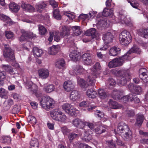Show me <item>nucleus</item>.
<instances>
[{
    "label": "nucleus",
    "mask_w": 148,
    "mask_h": 148,
    "mask_svg": "<svg viewBox=\"0 0 148 148\" xmlns=\"http://www.w3.org/2000/svg\"><path fill=\"white\" fill-rule=\"evenodd\" d=\"M140 50L136 46H134L124 56L119 58H115L109 62L108 65H117L123 64L126 60H130L132 58L131 54L134 53L140 54Z\"/></svg>",
    "instance_id": "1"
},
{
    "label": "nucleus",
    "mask_w": 148,
    "mask_h": 148,
    "mask_svg": "<svg viewBox=\"0 0 148 148\" xmlns=\"http://www.w3.org/2000/svg\"><path fill=\"white\" fill-rule=\"evenodd\" d=\"M117 132L125 140H130L132 137V133L130 130L128 126L123 122L120 123L118 125L117 129Z\"/></svg>",
    "instance_id": "2"
},
{
    "label": "nucleus",
    "mask_w": 148,
    "mask_h": 148,
    "mask_svg": "<svg viewBox=\"0 0 148 148\" xmlns=\"http://www.w3.org/2000/svg\"><path fill=\"white\" fill-rule=\"evenodd\" d=\"M100 65H94L93 67L91 69L90 73L88 76L87 79L89 85L93 86L95 85V79L100 74Z\"/></svg>",
    "instance_id": "3"
},
{
    "label": "nucleus",
    "mask_w": 148,
    "mask_h": 148,
    "mask_svg": "<svg viewBox=\"0 0 148 148\" xmlns=\"http://www.w3.org/2000/svg\"><path fill=\"white\" fill-rule=\"evenodd\" d=\"M50 115L54 120L61 123H65L67 117L65 114L58 109L53 110L50 113Z\"/></svg>",
    "instance_id": "4"
},
{
    "label": "nucleus",
    "mask_w": 148,
    "mask_h": 148,
    "mask_svg": "<svg viewBox=\"0 0 148 148\" xmlns=\"http://www.w3.org/2000/svg\"><path fill=\"white\" fill-rule=\"evenodd\" d=\"M41 106L45 109H52L55 105V101L50 97L46 96L43 97L40 101Z\"/></svg>",
    "instance_id": "5"
},
{
    "label": "nucleus",
    "mask_w": 148,
    "mask_h": 148,
    "mask_svg": "<svg viewBox=\"0 0 148 148\" xmlns=\"http://www.w3.org/2000/svg\"><path fill=\"white\" fill-rule=\"evenodd\" d=\"M119 76L117 79V83L119 86H124L127 80L130 79L131 75L125 70H120L118 72Z\"/></svg>",
    "instance_id": "6"
},
{
    "label": "nucleus",
    "mask_w": 148,
    "mask_h": 148,
    "mask_svg": "<svg viewBox=\"0 0 148 148\" xmlns=\"http://www.w3.org/2000/svg\"><path fill=\"white\" fill-rule=\"evenodd\" d=\"M13 54L14 51L10 47H5L3 53L4 57L8 62H11V64L15 65L17 63L14 60Z\"/></svg>",
    "instance_id": "7"
},
{
    "label": "nucleus",
    "mask_w": 148,
    "mask_h": 148,
    "mask_svg": "<svg viewBox=\"0 0 148 148\" xmlns=\"http://www.w3.org/2000/svg\"><path fill=\"white\" fill-rule=\"evenodd\" d=\"M25 83L26 88L28 89H30L31 92L34 94L37 97H40L42 95V93L37 90L38 87L35 84H33L31 81H26L25 79H23Z\"/></svg>",
    "instance_id": "8"
},
{
    "label": "nucleus",
    "mask_w": 148,
    "mask_h": 148,
    "mask_svg": "<svg viewBox=\"0 0 148 148\" xmlns=\"http://www.w3.org/2000/svg\"><path fill=\"white\" fill-rule=\"evenodd\" d=\"M119 39L122 45H126L131 42L132 37L129 32L123 31L120 34Z\"/></svg>",
    "instance_id": "9"
},
{
    "label": "nucleus",
    "mask_w": 148,
    "mask_h": 148,
    "mask_svg": "<svg viewBox=\"0 0 148 148\" xmlns=\"http://www.w3.org/2000/svg\"><path fill=\"white\" fill-rule=\"evenodd\" d=\"M62 109L65 112L71 116H75L76 114V111H77L76 108L70 104L65 103L62 106Z\"/></svg>",
    "instance_id": "10"
},
{
    "label": "nucleus",
    "mask_w": 148,
    "mask_h": 148,
    "mask_svg": "<svg viewBox=\"0 0 148 148\" xmlns=\"http://www.w3.org/2000/svg\"><path fill=\"white\" fill-rule=\"evenodd\" d=\"M38 74L39 78L42 79H45L49 76V70L45 68L40 69L38 71Z\"/></svg>",
    "instance_id": "11"
},
{
    "label": "nucleus",
    "mask_w": 148,
    "mask_h": 148,
    "mask_svg": "<svg viewBox=\"0 0 148 148\" xmlns=\"http://www.w3.org/2000/svg\"><path fill=\"white\" fill-rule=\"evenodd\" d=\"M139 77L145 83H148V71L144 68L140 69Z\"/></svg>",
    "instance_id": "12"
},
{
    "label": "nucleus",
    "mask_w": 148,
    "mask_h": 148,
    "mask_svg": "<svg viewBox=\"0 0 148 148\" xmlns=\"http://www.w3.org/2000/svg\"><path fill=\"white\" fill-rule=\"evenodd\" d=\"M75 86L74 83L71 80L65 81L63 84L64 88L67 92L71 91L74 88Z\"/></svg>",
    "instance_id": "13"
},
{
    "label": "nucleus",
    "mask_w": 148,
    "mask_h": 148,
    "mask_svg": "<svg viewBox=\"0 0 148 148\" xmlns=\"http://www.w3.org/2000/svg\"><path fill=\"white\" fill-rule=\"evenodd\" d=\"M22 34L21 37L19 38V40L20 41H23L27 39L28 38H31L35 37V35L33 34L32 32H25L24 30H21Z\"/></svg>",
    "instance_id": "14"
},
{
    "label": "nucleus",
    "mask_w": 148,
    "mask_h": 148,
    "mask_svg": "<svg viewBox=\"0 0 148 148\" xmlns=\"http://www.w3.org/2000/svg\"><path fill=\"white\" fill-rule=\"evenodd\" d=\"M91 133V132L90 130L85 131L83 134H79V135L81 136L83 140L86 142H88L92 138Z\"/></svg>",
    "instance_id": "15"
},
{
    "label": "nucleus",
    "mask_w": 148,
    "mask_h": 148,
    "mask_svg": "<svg viewBox=\"0 0 148 148\" xmlns=\"http://www.w3.org/2000/svg\"><path fill=\"white\" fill-rule=\"evenodd\" d=\"M80 95L77 91L73 90L70 93V99L73 101H76L80 99Z\"/></svg>",
    "instance_id": "16"
},
{
    "label": "nucleus",
    "mask_w": 148,
    "mask_h": 148,
    "mask_svg": "<svg viewBox=\"0 0 148 148\" xmlns=\"http://www.w3.org/2000/svg\"><path fill=\"white\" fill-rule=\"evenodd\" d=\"M93 56L88 53H85L83 54L82 56V59L83 61L86 62L88 63L87 65L89 64H91L92 59L93 58Z\"/></svg>",
    "instance_id": "17"
},
{
    "label": "nucleus",
    "mask_w": 148,
    "mask_h": 148,
    "mask_svg": "<svg viewBox=\"0 0 148 148\" xmlns=\"http://www.w3.org/2000/svg\"><path fill=\"white\" fill-rule=\"evenodd\" d=\"M92 103H90L88 101H83L81 102L79 104V106L80 107H89L88 110L89 111H92L94 109L96 106H94L93 104H91Z\"/></svg>",
    "instance_id": "18"
},
{
    "label": "nucleus",
    "mask_w": 148,
    "mask_h": 148,
    "mask_svg": "<svg viewBox=\"0 0 148 148\" xmlns=\"http://www.w3.org/2000/svg\"><path fill=\"white\" fill-rule=\"evenodd\" d=\"M113 36L110 32H107L103 35L102 39L105 43H108L112 41Z\"/></svg>",
    "instance_id": "19"
},
{
    "label": "nucleus",
    "mask_w": 148,
    "mask_h": 148,
    "mask_svg": "<svg viewBox=\"0 0 148 148\" xmlns=\"http://www.w3.org/2000/svg\"><path fill=\"white\" fill-rule=\"evenodd\" d=\"M124 12L121 11L119 12V18H120L121 23L123 24L127 25L129 24L130 21L127 19L125 15H124Z\"/></svg>",
    "instance_id": "20"
},
{
    "label": "nucleus",
    "mask_w": 148,
    "mask_h": 148,
    "mask_svg": "<svg viewBox=\"0 0 148 148\" xmlns=\"http://www.w3.org/2000/svg\"><path fill=\"white\" fill-rule=\"evenodd\" d=\"M47 3L46 2H41L36 4V11L39 12H41L46 7Z\"/></svg>",
    "instance_id": "21"
},
{
    "label": "nucleus",
    "mask_w": 148,
    "mask_h": 148,
    "mask_svg": "<svg viewBox=\"0 0 148 148\" xmlns=\"http://www.w3.org/2000/svg\"><path fill=\"white\" fill-rule=\"evenodd\" d=\"M71 123L75 127L82 129L84 126V122L79 119H75L71 121Z\"/></svg>",
    "instance_id": "22"
},
{
    "label": "nucleus",
    "mask_w": 148,
    "mask_h": 148,
    "mask_svg": "<svg viewBox=\"0 0 148 148\" xmlns=\"http://www.w3.org/2000/svg\"><path fill=\"white\" fill-rule=\"evenodd\" d=\"M60 50V47L58 45H53L48 49V53L51 55H54L56 54Z\"/></svg>",
    "instance_id": "23"
},
{
    "label": "nucleus",
    "mask_w": 148,
    "mask_h": 148,
    "mask_svg": "<svg viewBox=\"0 0 148 148\" xmlns=\"http://www.w3.org/2000/svg\"><path fill=\"white\" fill-rule=\"evenodd\" d=\"M108 103L109 107L112 109H118L122 107L121 105L118 104L116 102L111 99L109 100Z\"/></svg>",
    "instance_id": "24"
},
{
    "label": "nucleus",
    "mask_w": 148,
    "mask_h": 148,
    "mask_svg": "<svg viewBox=\"0 0 148 148\" xmlns=\"http://www.w3.org/2000/svg\"><path fill=\"white\" fill-rule=\"evenodd\" d=\"M121 49L116 47H112L110 49L109 53L112 56H115L119 55L120 53Z\"/></svg>",
    "instance_id": "25"
},
{
    "label": "nucleus",
    "mask_w": 148,
    "mask_h": 148,
    "mask_svg": "<svg viewBox=\"0 0 148 148\" xmlns=\"http://www.w3.org/2000/svg\"><path fill=\"white\" fill-rule=\"evenodd\" d=\"M55 87L53 84H49L45 86L43 88V90L48 93H51L55 91Z\"/></svg>",
    "instance_id": "26"
},
{
    "label": "nucleus",
    "mask_w": 148,
    "mask_h": 148,
    "mask_svg": "<svg viewBox=\"0 0 148 148\" xmlns=\"http://www.w3.org/2000/svg\"><path fill=\"white\" fill-rule=\"evenodd\" d=\"M86 93L87 96L89 97L92 99L96 98L97 95V92L92 89H88Z\"/></svg>",
    "instance_id": "27"
},
{
    "label": "nucleus",
    "mask_w": 148,
    "mask_h": 148,
    "mask_svg": "<svg viewBox=\"0 0 148 148\" xmlns=\"http://www.w3.org/2000/svg\"><path fill=\"white\" fill-rule=\"evenodd\" d=\"M9 8L11 11L14 12H17L20 8V7L14 3H10Z\"/></svg>",
    "instance_id": "28"
},
{
    "label": "nucleus",
    "mask_w": 148,
    "mask_h": 148,
    "mask_svg": "<svg viewBox=\"0 0 148 148\" xmlns=\"http://www.w3.org/2000/svg\"><path fill=\"white\" fill-rule=\"evenodd\" d=\"M106 126L104 125L99 126L95 128V132L96 134H100L105 132L106 131Z\"/></svg>",
    "instance_id": "29"
},
{
    "label": "nucleus",
    "mask_w": 148,
    "mask_h": 148,
    "mask_svg": "<svg viewBox=\"0 0 148 148\" xmlns=\"http://www.w3.org/2000/svg\"><path fill=\"white\" fill-rule=\"evenodd\" d=\"M113 10L112 9H109L105 8L102 12V15L104 16H112L113 15Z\"/></svg>",
    "instance_id": "30"
},
{
    "label": "nucleus",
    "mask_w": 148,
    "mask_h": 148,
    "mask_svg": "<svg viewBox=\"0 0 148 148\" xmlns=\"http://www.w3.org/2000/svg\"><path fill=\"white\" fill-rule=\"evenodd\" d=\"M34 55L35 57H39L41 56L43 52L41 49L37 47H34L33 49Z\"/></svg>",
    "instance_id": "31"
},
{
    "label": "nucleus",
    "mask_w": 148,
    "mask_h": 148,
    "mask_svg": "<svg viewBox=\"0 0 148 148\" xmlns=\"http://www.w3.org/2000/svg\"><path fill=\"white\" fill-rule=\"evenodd\" d=\"M139 35L145 38H148V30L145 29H139L138 31Z\"/></svg>",
    "instance_id": "32"
},
{
    "label": "nucleus",
    "mask_w": 148,
    "mask_h": 148,
    "mask_svg": "<svg viewBox=\"0 0 148 148\" xmlns=\"http://www.w3.org/2000/svg\"><path fill=\"white\" fill-rule=\"evenodd\" d=\"M132 97V95L130 94L129 95H126L122 97L120 99V101L123 103H125L128 101H132L131 98Z\"/></svg>",
    "instance_id": "33"
},
{
    "label": "nucleus",
    "mask_w": 148,
    "mask_h": 148,
    "mask_svg": "<svg viewBox=\"0 0 148 148\" xmlns=\"http://www.w3.org/2000/svg\"><path fill=\"white\" fill-rule=\"evenodd\" d=\"M98 92L99 97L101 99H105L108 96V95L103 89H99Z\"/></svg>",
    "instance_id": "34"
},
{
    "label": "nucleus",
    "mask_w": 148,
    "mask_h": 148,
    "mask_svg": "<svg viewBox=\"0 0 148 148\" xmlns=\"http://www.w3.org/2000/svg\"><path fill=\"white\" fill-rule=\"evenodd\" d=\"M30 148H39V143L38 140L34 139H32L30 142Z\"/></svg>",
    "instance_id": "35"
},
{
    "label": "nucleus",
    "mask_w": 148,
    "mask_h": 148,
    "mask_svg": "<svg viewBox=\"0 0 148 148\" xmlns=\"http://www.w3.org/2000/svg\"><path fill=\"white\" fill-rule=\"evenodd\" d=\"M144 119V116L142 114H138L136 118V121L135 124L138 126H140Z\"/></svg>",
    "instance_id": "36"
},
{
    "label": "nucleus",
    "mask_w": 148,
    "mask_h": 148,
    "mask_svg": "<svg viewBox=\"0 0 148 148\" xmlns=\"http://www.w3.org/2000/svg\"><path fill=\"white\" fill-rule=\"evenodd\" d=\"M75 74L78 75L83 73L84 71V69L80 65H76L75 69L73 70Z\"/></svg>",
    "instance_id": "37"
},
{
    "label": "nucleus",
    "mask_w": 148,
    "mask_h": 148,
    "mask_svg": "<svg viewBox=\"0 0 148 148\" xmlns=\"http://www.w3.org/2000/svg\"><path fill=\"white\" fill-rule=\"evenodd\" d=\"M0 140L2 143L10 144L11 142V139L9 136H3L0 138Z\"/></svg>",
    "instance_id": "38"
},
{
    "label": "nucleus",
    "mask_w": 148,
    "mask_h": 148,
    "mask_svg": "<svg viewBox=\"0 0 148 148\" xmlns=\"http://www.w3.org/2000/svg\"><path fill=\"white\" fill-rule=\"evenodd\" d=\"M96 34V29L95 28H92L87 31L86 34L87 36H92V38H94Z\"/></svg>",
    "instance_id": "39"
},
{
    "label": "nucleus",
    "mask_w": 148,
    "mask_h": 148,
    "mask_svg": "<svg viewBox=\"0 0 148 148\" xmlns=\"http://www.w3.org/2000/svg\"><path fill=\"white\" fill-rule=\"evenodd\" d=\"M0 19L9 25L11 24L12 23L11 19L8 17L2 14H0Z\"/></svg>",
    "instance_id": "40"
},
{
    "label": "nucleus",
    "mask_w": 148,
    "mask_h": 148,
    "mask_svg": "<svg viewBox=\"0 0 148 148\" xmlns=\"http://www.w3.org/2000/svg\"><path fill=\"white\" fill-rule=\"evenodd\" d=\"M69 56L71 59L74 61H76L78 60L77 52L75 50L71 52Z\"/></svg>",
    "instance_id": "41"
},
{
    "label": "nucleus",
    "mask_w": 148,
    "mask_h": 148,
    "mask_svg": "<svg viewBox=\"0 0 148 148\" xmlns=\"http://www.w3.org/2000/svg\"><path fill=\"white\" fill-rule=\"evenodd\" d=\"M72 29L74 34L76 36H78L82 32V30L80 29L79 26H75L72 27Z\"/></svg>",
    "instance_id": "42"
},
{
    "label": "nucleus",
    "mask_w": 148,
    "mask_h": 148,
    "mask_svg": "<svg viewBox=\"0 0 148 148\" xmlns=\"http://www.w3.org/2000/svg\"><path fill=\"white\" fill-rule=\"evenodd\" d=\"M77 83L82 88H85L87 86L85 81L80 78L77 79Z\"/></svg>",
    "instance_id": "43"
},
{
    "label": "nucleus",
    "mask_w": 148,
    "mask_h": 148,
    "mask_svg": "<svg viewBox=\"0 0 148 148\" xmlns=\"http://www.w3.org/2000/svg\"><path fill=\"white\" fill-rule=\"evenodd\" d=\"M53 17L56 19L58 20L60 19L61 16L59 13V10L58 9H56L53 11Z\"/></svg>",
    "instance_id": "44"
},
{
    "label": "nucleus",
    "mask_w": 148,
    "mask_h": 148,
    "mask_svg": "<svg viewBox=\"0 0 148 148\" xmlns=\"http://www.w3.org/2000/svg\"><path fill=\"white\" fill-rule=\"evenodd\" d=\"M69 30L65 26L62 27V31L60 34L61 36L62 37L68 36L69 34Z\"/></svg>",
    "instance_id": "45"
},
{
    "label": "nucleus",
    "mask_w": 148,
    "mask_h": 148,
    "mask_svg": "<svg viewBox=\"0 0 148 148\" xmlns=\"http://www.w3.org/2000/svg\"><path fill=\"white\" fill-rule=\"evenodd\" d=\"M115 84V81L112 78H110L109 79L108 82L106 83V86L110 88H112Z\"/></svg>",
    "instance_id": "46"
},
{
    "label": "nucleus",
    "mask_w": 148,
    "mask_h": 148,
    "mask_svg": "<svg viewBox=\"0 0 148 148\" xmlns=\"http://www.w3.org/2000/svg\"><path fill=\"white\" fill-rule=\"evenodd\" d=\"M55 65H64L66 64V62L62 58L57 59L55 62Z\"/></svg>",
    "instance_id": "47"
},
{
    "label": "nucleus",
    "mask_w": 148,
    "mask_h": 148,
    "mask_svg": "<svg viewBox=\"0 0 148 148\" xmlns=\"http://www.w3.org/2000/svg\"><path fill=\"white\" fill-rule=\"evenodd\" d=\"M78 135L73 132L70 133L68 135V137L70 142L72 141L73 139L77 138Z\"/></svg>",
    "instance_id": "48"
},
{
    "label": "nucleus",
    "mask_w": 148,
    "mask_h": 148,
    "mask_svg": "<svg viewBox=\"0 0 148 148\" xmlns=\"http://www.w3.org/2000/svg\"><path fill=\"white\" fill-rule=\"evenodd\" d=\"M61 130L64 135H67L71 130L66 126H64L61 127Z\"/></svg>",
    "instance_id": "49"
},
{
    "label": "nucleus",
    "mask_w": 148,
    "mask_h": 148,
    "mask_svg": "<svg viewBox=\"0 0 148 148\" xmlns=\"http://www.w3.org/2000/svg\"><path fill=\"white\" fill-rule=\"evenodd\" d=\"M38 28L39 33L42 35L45 34L47 32L46 29L44 26L41 25H39Z\"/></svg>",
    "instance_id": "50"
},
{
    "label": "nucleus",
    "mask_w": 148,
    "mask_h": 148,
    "mask_svg": "<svg viewBox=\"0 0 148 148\" xmlns=\"http://www.w3.org/2000/svg\"><path fill=\"white\" fill-rule=\"evenodd\" d=\"M119 92L117 90L114 91L112 95V97L114 99H119L120 97L119 96Z\"/></svg>",
    "instance_id": "51"
},
{
    "label": "nucleus",
    "mask_w": 148,
    "mask_h": 148,
    "mask_svg": "<svg viewBox=\"0 0 148 148\" xmlns=\"http://www.w3.org/2000/svg\"><path fill=\"white\" fill-rule=\"evenodd\" d=\"M5 36L7 38L11 39L14 37V34L10 31H6L5 32Z\"/></svg>",
    "instance_id": "52"
},
{
    "label": "nucleus",
    "mask_w": 148,
    "mask_h": 148,
    "mask_svg": "<svg viewBox=\"0 0 148 148\" xmlns=\"http://www.w3.org/2000/svg\"><path fill=\"white\" fill-rule=\"evenodd\" d=\"M28 121L31 122L32 124L34 125L36 122V118L34 116H29L28 118Z\"/></svg>",
    "instance_id": "53"
},
{
    "label": "nucleus",
    "mask_w": 148,
    "mask_h": 148,
    "mask_svg": "<svg viewBox=\"0 0 148 148\" xmlns=\"http://www.w3.org/2000/svg\"><path fill=\"white\" fill-rule=\"evenodd\" d=\"M95 115L96 117L100 118H102L104 116L103 113L99 110H97L95 112Z\"/></svg>",
    "instance_id": "54"
},
{
    "label": "nucleus",
    "mask_w": 148,
    "mask_h": 148,
    "mask_svg": "<svg viewBox=\"0 0 148 148\" xmlns=\"http://www.w3.org/2000/svg\"><path fill=\"white\" fill-rule=\"evenodd\" d=\"M135 93L137 95H139L141 93L142 90L141 87L139 86H136L134 88Z\"/></svg>",
    "instance_id": "55"
},
{
    "label": "nucleus",
    "mask_w": 148,
    "mask_h": 148,
    "mask_svg": "<svg viewBox=\"0 0 148 148\" xmlns=\"http://www.w3.org/2000/svg\"><path fill=\"white\" fill-rule=\"evenodd\" d=\"M64 15L67 16L70 19L72 20L75 18V15L73 14H71L68 12H64Z\"/></svg>",
    "instance_id": "56"
},
{
    "label": "nucleus",
    "mask_w": 148,
    "mask_h": 148,
    "mask_svg": "<svg viewBox=\"0 0 148 148\" xmlns=\"http://www.w3.org/2000/svg\"><path fill=\"white\" fill-rule=\"evenodd\" d=\"M86 125L91 130L93 129L94 128V124L91 123L84 122V126Z\"/></svg>",
    "instance_id": "57"
},
{
    "label": "nucleus",
    "mask_w": 148,
    "mask_h": 148,
    "mask_svg": "<svg viewBox=\"0 0 148 148\" xmlns=\"http://www.w3.org/2000/svg\"><path fill=\"white\" fill-rule=\"evenodd\" d=\"M54 40L56 42H58L60 39V38L59 36V33L58 32H53Z\"/></svg>",
    "instance_id": "58"
},
{
    "label": "nucleus",
    "mask_w": 148,
    "mask_h": 148,
    "mask_svg": "<svg viewBox=\"0 0 148 148\" xmlns=\"http://www.w3.org/2000/svg\"><path fill=\"white\" fill-rule=\"evenodd\" d=\"M6 75L4 71L0 72V82L3 81L5 79Z\"/></svg>",
    "instance_id": "59"
},
{
    "label": "nucleus",
    "mask_w": 148,
    "mask_h": 148,
    "mask_svg": "<svg viewBox=\"0 0 148 148\" xmlns=\"http://www.w3.org/2000/svg\"><path fill=\"white\" fill-rule=\"evenodd\" d=\"M127 116L129 117H132L134 115V112L132 110H128L126 112Z\"/></svg>",
    "instance_id": "60"
},
{
    "label": "nucleus",
    "mask_w": 148,
    "mask_h": 148,
    "mask_svg": "<svg viewBox=\"0 0 148 148\" xmlns=\"http://www.w3.org/2000/svg\"><path fill=\"white\" fill-rule=\"evenodd\" d=\"M26 11L30 12H34L35 11V8L30 4H29Z\"/></svg>",
    "instance_id": "61"
},
{
    "label": "nucleus",
    "mask_w": 148,
    "mask_h": 148,
    "mask_svg": "<svg viewBox=\"0 0 148 148\" xmlns=\"http://www.w3.org/2000/svg\"><path fill=\"white\" fill-rule=\"evenodd\" d=\"M98 21L97 23V24L100 25L101 26L104 27L105 24L106 23L105 21L103 20H101L100 19L98 18L97 19Z\"/></svg>",
    "instance_id": "62"
},
{
    "label": "nucleus",
    "mask_w": 148,
    "mask_h": 148,
    "mask_svg": "<svg viewBox=\"0 0 148 148\" xmlns=\"http://www.w3.org/2000/svg\"><path fill=\"white\" fill-rule=\"evenodd\" d=\"M106 143L110 148H114L115 146V144L113 140L107 141Z\"/></svg>",
    "instance_id": "63"
},
{
    "label": "nucleus",
    "mask_w": 148,
    "mask_h": 148,
    "mask_svg": "<svg viewBox=\"0 0 148 148\" xmlns=\"http://www.w3.org/2000/svg\"><path fill=\"white\" fill-rule=\"evenodd\" d=\"M50 4L54 8H56L58 7L57 3L53 0H51L49 1Z\"/></svg>",
    "instance_id": "64"
}]
</instances>
